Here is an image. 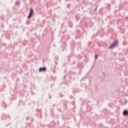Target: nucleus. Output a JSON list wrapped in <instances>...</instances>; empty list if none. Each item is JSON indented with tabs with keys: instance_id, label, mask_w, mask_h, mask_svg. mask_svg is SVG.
<instances>
[{
	"instance_id": "nucleus-1",
	"label": "nucleus",
	"mask_w": 128,
	"mask_h": 128,
	"mask_svg": "<svg viewBox=\"0 0 128 128\" xmlns=\"http://www.w3.org/2000/svg\"><path fill=\"white\" fill-rule=\"evenodd\" d=\"M32 14H34V10H32V8H30V12L29 14V16H28V18H30Z\"/></svg>"
},
{
	"instance_id": "nucleus-2",
	"label": "nucleus",
	"mask_w": 128,
	"mask_h": 128,
	"mask_svg": "<svg viewBox=\"0 0 128 128\" xmlns=\"http://www.w3.org/2000/svg\"><path fill=\"white\" fill-rule=\"evenodd\" d=\"M118 44V42L113 43L110 46V48H114V47Z\"/></svg>"
},
{
	"instance_id": "nucleus-3",
	"label": "nucleus",
	"mask_w": 128,
	"mask_h": 128,
	"mask_svg": "<svg viewBox=\"0 0 128 128\" xmlns=\"http://www.w3.org/2000/svg\"><path fill=\"white\" fill-rule=\"evenodd\" d=\"M46 68H42L39 69V72H46Z\"/></svg>"
},
{
	"instance_id": "nucleus-4",
	"label": "nucleus",
	"mask_w": 128,
	"mask_h": 128,
	"mask_svg": "<svg viewBox=\"0 0 128 128\" xmlns=\"http://www.w3.org/2000/svg\"><path fill=\"white\" fill-rule=\"evenodd\" d=\"M124 116H128V111H126V110H125V111H124Z\"/></svg>"
},
{
	"instance_id": "nucleus-5",
	"label": "nucleus",
	"mask_w": 128,
	"mask_h": 128,
	"mask_svg": "<svg viewBox=\"0 0 128 128\" xmlns=\"http://www.w3.org/2000/svg\"><path fill=\"white\" fill-rule=\"evenodd\" d=\"M95 58H96V60L98 58V55L95 56Z\"/></svg>"
}]
</instances>
